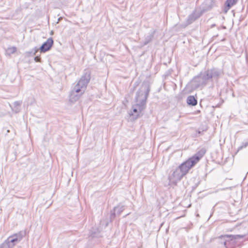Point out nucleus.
I'll return each instance as SVG.
<instances>
[{"label": "nucleus", "instance_id": "0eeeda50", "mask_svg": "<svg viewBox=\"0 0 248 248\" xmlns=\"http://www.w3.org/2000/svg\"><path fill=\"white\" fill-rule=\"evenodd\" d=\"M34 60L37 62H41V58L39 56H36L35 57Z\"/></svg>", "mask_w": 248, "mask_h": 248}, {"label": "nucleus", "instance_id": "1a4fd4ad", "mask_svg": "<svg viewBox=\"0 0 248 248\" xmlns=\"http://www.w3.org/2000/svg\"><path fill=\"white\" fill-rule=\"evenodd\" d=\"M134 112H136L137 111V109H135H135H134Z\"/></svg>", "mask_w": 248, "mask_h": 248}, {"label": "nucleus", "instance_id": "7ed1b4c3", "mask_svg": "<svg viewBox=\"0 0 248 248\" xmlns=\"http://www.w3.org/2000/svg\"><path fill=\"white\" fill-rule=\"evenodd\" d=\"M237 0H227L225 2V10L227 12L231 7L235 5Z\"/></svg>", "mask_w": 248, "mask_h": 248}, {"label": "nucleus", "instance_id": "f257e3e1", "mask_svg": "<svg viewBox=\"0 0 248 248\" xmlns=\"http://www.w3.org/2000/svg\"><path fill=\"white\" fill-rule=\"evenodd\" d=\"M205 152L203 150L199 151L197 154L189 158L186 161L182 163L179 167L181 174L180 178L186 175L189 170L194 166L203 156Z\"/></svg>", "mask_w": 248, "mask_h": 248}, {"label": "nucleus", "instance_id": "39448f33", "mask_svg": "<svg viewBox=\"0 0 248 248\" xmlns=\"http://www.w3.org/2000/svg\"><path fill=\"white\" fill-rule=\"evenodd\" d=\"M227 237H229L231 240H235L236 239L241 238L243 237V235H227Z\"/></svg>", "mask_w": 248, "mask_h": 248}, {"label": "nucleus", "instance_id": "9d476101", "mask_svg": "<svg viewBox=\"0 0 248 248\" xmlns=\"http://www.w3.org/2000/svg\"><path fill=\"white\" fill-rule=\"evenodd\" d=\"M77 92H79V90H77L76 91Z\"/></svg>", "mask_w": 248, "mask_h": 248}, {"label": "nucleus", "instance_id": "20e7f679", "mask_svg": "<svg viewBox=\"0 0 248 248\" xmlns=\"http://www.w3.org/2000/svg\"><path fill=\"white\" fill-rule=\"evenodd\" d=\"M187 103L191 106H196L197 104V100L194 96H189L186 100Z\"/></svg>", "mask_w": 248, "mask_h": 248}, {"label": "nucleus", "instance_id": "f03ea898", "mask_svg": "<svg viewBox=\"0 0 248 248\" xmlns=\"http://www.w3.org/2000/svg\"><path fill=\"white\" fill-rule=\"evenodd\" d=\"M53 40L52 38H49L47 39L46 41L40 47V51L41 52H46L49 50L53 45Z\"/></svg>", "mask_w": 248, "mask_h": 248}, {"label": "nucleus", "instance_id": "6e6552de", "mask_svg": "<svg viewBox=\"0 0 248 248\" xmlns=\"http://www.w3.org/2000/svg\"><path fill=\"white\" fill-rule=\"evenodd\" d=\"M18 241L17 238H15V239H12V240H11V242H12V243H14V242H15V241Z\"/></svg>", "mask_w": 248, "mask_h": 248}, {"label": "nucleus", "instance_id": "423d86ee", "mask_svg": "<svg viewBox=\"0 0 248 248\" xmlns=\"http://www.w3.org/2000/svg\"><path fill=\"white\" fill-rule=\"evenodd\" d=\"M9 51L11 53H15L16 51V47H12L9 48Z\"/></svg>", "mask_w": 248, "mask_h": 248}]
</instances>
